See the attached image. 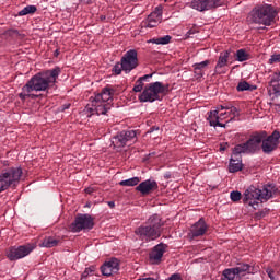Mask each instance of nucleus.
<instances>
[{
    "label": "nucleus",
    "instance_id": "f257e3e1",
    "mask_svg": "<svg viewBox=\"0 0 280 280\" xmlns=\"http://www.w3.org/2000/svg\"><path fill=\"white\" fill-rule=\"evenodd\" d=\"M62 70H60V67H56L50 70L40 71L33 75L26 82V84L22 86V93L18 94L21 102H25L26 100H38L40 95L32 92L35 91L38 93L42 91H49L51 86H56V82Z\"/></svg>",
    "mask_w": 280,
    "mask_h": 280
},
{
    "label": "nucleus",
    "instance_id": "f03ea898",
    "mask_svg": "<svg viewBox=\"0 0 280 280\" xmlns=\"http://www.w3.org/2000/svg\"><path fill=\"white\" fill-rule=\"evenodd\" d=\"M280 132L275 130L271 135L268 131L260 130L250 135L249 139L245 142L244 152L256 154L262 150L264 154H272L279 148Z\"/></svg>",
    "mask_w": 280,
    "mask_h": 280
},
{
    "label": "nucleus",
    "instance_id": "7ed1b4c3",
    "mask_svg": "<svg viewBox=\"0 0 280 280\" xmlns=\"http://www.w3.org/2000/svg\"><path fill=\"white\" fill-rule=\"evenodd\" d=\"M113 95H115V90L110 86H105L101 93L90 97V103L83 109L84 115L86 117L106 115L112 108Z\"/></svg>",
    "mask_w": 280,
    "mask_h": 280
},
{
    "label": "nucleus",
    "instance_id": "20e7f679",
    "mask_svg": "<svg viewBox=\"0 0 280 280\" xmlns=\"http://www.w3.org/2000/svg\"><path fill=\"white\" fill-rule=\"evenodd\" d=\"M279 12L272 4H256L247 16L249 25H262L260 30H266L270 25H275Z\"/></svg>",
    "mask_w": 280,
    "mask_h": 280
},
{
    "label": "nucleus",
    "instance_id": "39448f33",
    "mask_svg": "<svg viewBox=\"0 0 280 280\" xmlns=\"http://www.w3.org/2000/svg\"><path fill=\"white\" fill-rule=\"evenodd\" d=\"M163 226L165 222L159 214L151 215L144 225H140L135 230V235L141 240V242H154L159 240L163 233Z\"/></svg>",
    "mask_w": 280,
    "mask_h": 280
},
{
    "label": "nucleus",
    "instance_id": "423d86ee",
    "mask_svg": "<svg viewBox=\"0 0 280 280\" xmlns=\"http://www.w3.org/2000/svg\"><path fill=\"white\" fill-rule=\"evenodd\" d=\"M269 186H264L261 189L249 186L243 196V202L244 205H247L248 207H253V209H257L259 207V200L260 202H268L270 198H272V190L268 188Z\"/></svg>",
    "mask_w": 280,
    "mask_h": 280
},
{
    "label": "nucleus",
    "instance_id": "0eeeda50",
    "mask_svg": "<svg viewBox=\"0 0 280 280\" xmlns=\"http://www.w3.org/2000/svg\"><path fill=\"white\" fill-rule=\"evenodd\" d=\"M21 176H23V168L20 166L2 170L0 173V194L10 187H16L21 183Z\"/></svg>",
    "mask_w": 280,
    "mask_h": 280
},
{
    "label": "nucleus",
    "instance_id": "6e6552de",
    "mask_svg": "<svg viewBox=\"0 0 280 280\" xmlns=\"http://www.w3.org/2000/svg\"><path fill=\"white\" fill-rule=\"evenodd\" d=\"M245 145H246V142L236 144L233 148V151H232L233 155L231 156L230 164H229V172L231 174H235V173L242 172V170H244V164L242 163L241 154H253L250 152L244 151Z\"/></svg>",
    "mask_w": 280,
    "mask_h": 280
},
{
    "label": "nucleus",
    "instance_id": "1a4fd4ad",
    "mask_svg": "<svg viewBox=\"0 0 280 280\" xmlns=\"http://www.w3.org/2000/svg\"><path fill=\"white\" fill-rule=\"evenodd\" d=\"M163 91V83L156 81L153 83H149L144 90L142 91V93L139 95V101L140 102H161V95L160 93H162Z\"/></svg>",
    "mask_w": 280,
    "mask_h": 280
},
{
    "label": "nucleus",
    "instance_id": "9d476101",
    "mask_svg": "<svg viewBox=\"0 0 280 280\" xmlns=\"http://www.w3.org/2000/svg\"><path fill=\"white\" fill-rule=\"evenodd\" d=\"M93 226H95V223L91 214H78L70 224V231L72 233H80V231H91Z\"/></svg>",
    "mask_w": 280,
    "mask_h": 280
},
{
    "label": "nucleus",
    "instance_id": "9b49d317",
    "mask_svg": "<svg viewBox=\"0 0 280 280\" xmlns=\"http://www.w3.org/2000/svg\"><path fill=\"white\" fill-rule=\"evenodd\" d=\"M246 272H250V265L242 264L234 268L224 269L222 271L221 280H240Z\"/></svg>",
    "mask_w": 280,
    "mask_h": 280
},
{
    "label": "nucleus",
    "instance_id": "f8f14e48",
    "mask_svg": "<svg viewBox=\"0 0 280 280\" xmlns=\"http://www.w3.org/2000/svg\"><path fill=\"white\" fill-rule=\"evenodd\" d=\"M132 141H137V131L122 130L113 137L112 143L114 148H126Z\"/></svg>",
    "mask_w": 280,
    "mask_h": 280
},
{
    "label": "nucleus",
    "instance_id": "ddd939ff",
    "mask_svg": "<svg viewBox=\"0 0 280 280\" xmlns=\"http://www.w3.org/2000/svg\"><path fill=\"white\" fill-rule=\"evenodd\" d=\"M120 65H122L125 73H130L133 69L139 67V57L137 50L130 49L120 59Z\"/></svg>",
    "mask_w": 280,
    "mask_h": 280
},
{
    "label": "nucleus",
    "instance_id": "4468645a",
    "mask_svg": "<svg viewBox=\"0 0 280 280\" xmlns=\"http://www.w3.org/2000/svg\"><path fill=\"white\" fill-rule=\"evenodd\" d=\"M32 250H34V246L31 244L20 245L18 247L13 246L7 252V257L10 261H16L19 259H23V257H27Z\"/></svg>",
    "mask_w": 280,
    "mask_h": 280
},
{
    "label": "nucleus",
    "instance_id": "2eb2a0df",
    "mask_svg": "<svg viewBox=\"0 0 280 280\" xmlns=\"http://www.w3.org/2000/svg\"><path fill=\"white\" fill-rule=\"evenodd\" d=\"M222 5V0H191L189 8L197 10V12H207L209 10H215Z\"/></svg>",
    "mask_w": 280,
    "mask_h": 280
},
{
    "label": "nucleus",
    "instance_id": "dca6fc26",
    "mask_svg": "<svg viewBox=\"0 0 280 280\" xmlns=\"http://www.w3.org/2000/svg\"><path fill=\"white\" fill-rule=\"evenodd\" d=\"M209 231V225L205 221V218H200L197 222H195L188 232V237L190 240H196V237H202Z\"/></svg>",
    "mask_w": 280,
    "mask_h": 280
},
{
    "label": "nucleus",
    "instance_id": "f3484780",
    "mask_svg": "<svg viewBox=\"0 0 280 280\" xmlns=\"http://www.w3.org/2000/svg\"><path fill=\"white\" fill-rule=\"evenodd\" d=\"M165 250H167V244L160 243L155 245L149 254V261L153 266H159L163 260V255H165Z\"/></svg>",
    "mask_w": 280,
    "mask_h": 280
},
{
    "label": "nucleus",
    "instance_id": "a211bd4d",
    "mask_svg": "<svg viewBox=\"0 0 280 280\" xmlns=\"http://www.w3.org/2000/svg\"><path fill=\"white\" fill-rule=\"evenodd\" d=\"M101 272L104 277H110L119 272V259L112 258L109 261H105L101 266Z\"/></svg>",
    "mask_w": 280,
    "mask_h": 280
},
{
    "label": "nucleus",
    "instance_id": "6ab92c4d",
    "mask_svg": "<svg viewBox=\"0 0 280 280\" xmlns=\"http://www.w3.org/2000/svg\"><path fill=\"white\" fill-rule=\"evenodd\" d=\"M156 189H159V183L153 179H147L136 187V191H139L142 196H149V194L156 191Z\"/></svg>",
    "mask_w": 280,
    "mask_h": 280
},
{
    "label": "nucleus",
    "instance_id": "aec40b11",
    "mask_svg": "<svg viewBox=\"0 0 280 280\" xmlns=\"http://www.w3.org/2000/svg\"><path fill=\"white\" fill-rule=\"evenodd\" d=\"M229 58H231V50H224L220 52L219 59L214 67V73L218 75H222V73H226V71L222 70L223 67H229Z\"/></svg>",
    "mask_w": 280,
    "mask_h": 280
},
{
    "label": "nucleus",
    "instance_id": "412c9836",
    "mask_svg": "<svg viewBox=\"0 0 280 280\" xmlns=\"http://www.w3.org/2000/svg\"><path fill=\"white\" fill-rule=\"evenodd\" d=\"M219 113H220L219 107H217V109H214V110L208 112L207 120L209 121L210 126H212L213 128H217V126L219 128H224V125H222V122H220Z\"/></svg>",
    "mask_w": 280,
    "mask_h": 280
},
{
    "label": "nucleus",
    "instance_id": "4be33fe9",
    "mask_svg": "<svg viewBox=\"0 0 280 280\" xmlns=\"http://www.w3.org/2000/svg\"><path fill=\"white\" fill-rule=\"evenodd\" d=\"M280 72L273 73V75L270 77L269 86L272 89V95L273 97H280Z\"/></svg>",
    "mask_w": 280,
    "mask_h": 280
},
{
    "label": "nucleus",
    "instance_id": "5701e85b",
    "mask_svg": "<svg viewBox=\"0 0 280 280\" xmlns=\"http://www.w3.org/2000/svg\"><path fill=\"white\" fill-rule=\"evenodd\" d=\"M161 21H163V19L156 18L151 14L148 16L147 21L142 23V26L145 28L156 27V25H159V23H161Z\"/></svg>",
    "mask_w": 280,
    "mask_h": 280
},
{
    "label": "nucleus",
    "instance_id": "b1692460",
    "mask_svg": "<svg viewBox=\"0 0 280 280\" xmlns=\"http://www.w3.org/2000/svg\"><path fill=\"white\" fill-rule=\"evenodd\" d=\"M236 91H238L240 93L244 91H257V85H253L247 81H241L236 86Z\"/></svg>",
    "mask_w": 280,
    "mask_h": 280
},
{
    "label": "nucleus",
    "instance_id": "393cba45",
    "mask_svg": "<svg viewBox=\"0 0 280 280\" xmlns=\"http://www.w3.org/2000/svg\"><path fill=\"white\" fill-rule=\"evenodd\" d=\"M58 244H60V240L54 238L51 236L44 238L42 242V246L44 248H55V246H58Z\"/></svg>",
    "mask_w": 280,
    "mask_h": 280
},
{
    "label": "nucleus",
    "instance_id": "a878e982",
    "mask_svg": "<svg viewBox=\"0 0 280 280\" xmlns=\"http://www.w3.org/2000/svg\"><path fill=\"white\" fill-rule=\"evenodd\" d=\"M139 183H141L140 177H131L129 179L119 182V185L120 187H137Z\"/></svg>",
    "mask_w": 280,
    "mask_h": 280
},
{
    "label": "nucleus",
    "instance_id": "bb28decb",
    "mask_svg": "<svg viewBox=\"0 0 280 280\" xmlns=\"http://www.w3.org/2000/svg\"><path fill=\"white\" fill-rule=\"evenodd\" d=\"M172 42V36L165 35L163 37L152 38L148 43H152L153 45H170Z\"/></svg>",
    "mask_w": 280,
    "mask_h": 280
},
{
    "label": "nucleus",
    "instance_id": "cd10ccee",
    "mask_svg": "<svg viewBox=\"0 0 280 280\" xmlns=\"http://www.w3.org/2000/svg\"><path fill=\"white\" fill-rule=\"evenodd\" d=\"M237 62H246V60H250V54L246 52V49H238L234 54Z\"/></svg>",
    "mask_w": 280,
    "mask_h": 280
},
{
    "label": "nucleus",
    "instance_id": "c85d7f7f",
    "mask_svg": "<svg viewBox=\"0 0 280 280\" xmlns=\"http://www.w3.org/2000/svg\"><path fill=\"white\" fill-rule=\"evenodd\" d=\"M38 10L36 5H27L18 12V16H27V14H34Z\"/></svg>",
    "mask_w": 280,
    "mask_h": 280
},
{
    "label": "nucleus",
    "instance_id": "c756f323",
    "mask_svg": "<svg viewBox=\"0 0 280 280\" xmlns=\"http://www.w3.org/2000/svg\"><path fill=\"white\" fill-rule=\"evenodd\" d=\"M266 272L270 280H280V275H279V272L275 271V269L268 267L266 269Z\"/></svg>",
    "mask_w": 280,
    "mask_h": 280
},
{
    "label": "nucleus",
    "instance_id": "7c9ffc66",
    "mask_svg": "<svg viewBox=\"0 0 280 280\" xmlns=\"http://www.w3.org/2000/svg\"><path fill=\"white\" fill-rule=\"evenodd\" d=\"M96 270H97V267H95V266H90V267L85 268V270L82 273V279H86V277H89L91 275H95Z\"/></svg>",
    "mask_w": 280,
    "mask_h": 280
},
{
    "label": "nucleus",
    "instance_id": "2f4dec72",
    "mask_svg": "<svg viewBox=\"0 0 280 280\" xmlns=\"http://www.w3.org/2000/svg\"><path fill=\"white\" fill-rule=\"evenodd\" d=\"M210 63L211 61L205 60L199 63H195L192 67L194 69H197V70L199 69V71H205V69H207V67H209Z\"/></svg>",
    "mask_w": 280,
    "mask_h": 280
},
{
    "label": "nucleus",
    "instance_id": "473e14b6",
    "mask_svg": "<svg viewBox=\"0 0 280 280\" xmlns=\"http://www.w3.org/2000/svg\"><path fill=\"white\" fill-rule=\"evenodd\" d=\"M112 71L115 75H121V72L124 71V65H121V61L116 62Z\"/></svg>",
    "mask_w": 280,
    "mask_h": 280
},
{
    "label": "nucleus",
    "instance_id": "72a5a7b5",
    "mask_svg": "<svg viewBox=\"0 0 280 280\" xmlns=\"http://www.w3.org/2000/svg\"><path fill=\"white\" fill-rule=\"evenodd\" d=\"M230 198H231L232 202H240V200H242V192H240L237 190H233L230 194Z\"/></svg>",
    "mask_w": 280,
    "mask_h": 280
},
{
    "label": "nucleus",
    "instance_id": "f704fd0d",
    "mask_svg": "<svg viewBox=\"0 0 280 280\" xmlns=\"http://www.w3.org/2000/svg\"><path fill=\"white\" fill-rule=\"evenodd\" d=\"M151 15L158 19H163V5H158L154 12L151 13Z\"/></svg>",
    "mask_w": 280,
    "mask_h": 280
},
{
    "label": "nucleus",
    "instance_id": "c9c22d12",
    "mask_svg": "<svg viewBox=\"0 0 280 280\" xmlns=\"http://www.w3.org/2000/svg\"><path fill=\"white\" fill-rule=\"evenodd\" d=\"M133 91L135 93H141V91H143V81L138 79L136 81V85L133 86Z\"/></svg>",
    "mask_w": 280,
    "mask_h": 280
},
{
    "label": "nucleus",
    "instance_id": "e433bc0d",
    "mask_svg": "<svg viewBox=\"0 0 280 280\" xmlns=\"http://www.w3.org/2000/svg\"><path fill=\"white\" fill-rule=\"evenodd\" d=\"M229 110V115H233V117H240V112L237 110V107L230 105Z\"/></svg>",
    "mask_w": 280,
    "mask_h": 280
},
{
    "label": "nucleus",
    "instance_id": "4c0bfd02",
    "mask_svg": "<svg viewBox=\"0 0 280 280\" xmlns=\"http://www.w3.org/2000/svg\"><path fill=\"white\" fill-rule=\"evenodd\" d=\"M277 62H280V54L271 55L269 59V65H275Z\"/></svg>",
    "mask_w": 280,
    "mask_h": 280
},
{
    "label": "nucleus",
    "instance_id": "58836bf2",
    "mask_svg": "<svg viewBox=\"0 0 280 280\" xmlns=\"http://www.w3.org/2000/svg\"><path fill=\"white\" fill-rule=\"evenodd\" d=\"M7 36H11L12 38H18L19 30H8L5 32Z\"/></svg>",
    "mask_w": 280,
    "mask_h": 280
},
{
    "label": "nucleus",
    "instance_id": "ea45409f",
    "mask_svg": "<svg viewBox=\"0 0 280 280\" xmlns=\"http://www.w3.org/2000/svg\"><path fill=\"white\" fill-rule=\"evenodd\" d=\"M194 71H195V75H196L197 79H200L205 75L203 70H200V69L197 70V68H194Z\"/></svg>",
    "mask_w": 280,
    "mask_h": 280
},
{
    "label": "nucleus",
    "instance_id": "a19ab883",
    "mask_svg": "<svg viewBox=\"0 0 280 280\" xmlns=\"http://www.w3.org/2000/svg\"><path fill=\"white\" fill-rule=\"evenodd\" d=\"M168 280H183V278L180 277V273H173Z\"/></svg>",
    "mask_w": 280,
    "mask_h": 280
},
{
    "label": "nucleus",
    "instance_id": "79ce46f5",
    "mask_svg": "<svg viewBox=\"0 0 280 280\" xmlns=\"http://www.w3.org/2000/svg\"><path fill=\"white\" fill-rule=\"evenodd\" d=\"M197 33H198V31H197L196 28H190V30L187 32L186 36H187L188 38H191L192 34H197Z\"/></svg>",
    "mask_w": 280,
    "mask_h": 280
},
{
    "label": "nucleus",
    "instance_id": "37998d69",
    "mask_svg": "<svg viewBox=\"0 0 280 280\" xmlns=\"http://www.w3.org/2000/svg\"><path fill=\"white\" fill-rule=\"evenodd\" d=\"M162 89H163V91L161 93L163 95H165L166 93L170 92V84L163 85V83H162Z\"/></svg>",
    "mask_w": 280,
    "mask_h": 280
},
{
    "label": "nucleus",
    "instance_id": "c03bdc74",
    "mask_svg": "<svg viewBox=\"0 0 280 280\" xmlns=\"http://www.w3.org/2000/svg\"><path fill=\"white\" fill-rule=\"evenodd\" d=\"M219 110H229L231 108V104L220 105Z\"/></svg>",
    "mask_w": 280,
    "mask_h": 280
},
{
    "label": "nucleus",
    "instance_id": "a18cd8bd",
    "mask_svg": "<svg viewBox=\"0 0 280 280\" xmlns=\"http://www.w3.org/2000/svg\"><path fill=\"white\" fill-rule=\"evenodd\" d=\"M71 108V104H65L60 107L61 113H65V110H69Z\"/></svg>",
    "mask_w": 280,
    "mask_h": 280
},
{
    "label": "nucleus",
    "instance_id": "49530a36",
    "mask_svg": "<svg viewBox=\"0 0 280 280\" xmlns=\"http://www.w3.org/2000/svg\"><path fill=\"white\" fill-rule=\"evenodd\" d=\"M150 78H152V74H145L143 77H140L139 80H141L142 82H145V80H150Z\"/></svg>",
    "mask_w": 280,
    "mask_h": 280
},
{
    "label": "nucleus",
    "instance_id": "de8ad7c7",
    "mask_svg": "<svg viewBox=\"0 0 280 280\" xmlns=\"http://www.w3.org/2000/svg\"><path fill=\"white\" fill-rule=\"evenodd\" d=\"M156 130H160L159 126H153V127H151V128L149 129L148 135H150V133H152V132H154V131H156Z\"/></svg>",
    "mask_w": 280,
    "mask_h": 280
},
{
    "label": "nucleus",
    "instance_id": "09e8293b",
    "mask_svg": "<svg viewBox=\"0 0 280 280\" xmlns=\"http://www.w3.org/2000/svg\"><path fill=\"white\" fill-rule=\"evenodd\" d=\"M107 205L110 209H115V201H108Z\"/></svg>",
    "mask_w": 280,
    "mask_h": 280
},
{
    "label": "nucleus",
    "instance_id": "8fccbe9b",
    "mask_svg": "<svg viewBox=\"0 0 280 280\" xmlns=\"http://www.w3.org/2000/svg\"><path fill=\"white\" fill-rule=\"evenodd\" d=\"M93 192V188L89 187V188H85V194H92Z\"/></svg>",
    "mask_w": 280,
    "mask_h": 280
},
{
    "label": "nucleus",
    "instance_id": "3c124183",
    "mask_svg": "<svg viewBox=\"0 0 280 280\" xmlns=\"http://www.w3.org/2000/svg\"><path fill=\"white\" fill-rule=\"evenodd\" d=\"M275 107H276L277 110H279V113H280V104H275Z\"/></svg>",
    "mask_w": 280,
    "mask_h": 280
},
{
    "label": "nucleus",
    "instance_id": "603ef678",
    "mask_svg": "<svg viewBox=\"0 0 280 280\" xmlns=\"http://www.w3.org/2000/svg\"><path fill=\"white\" fill-rule=\"evenodd\" d=\"M224 150H226V147H222V145H221V147H220V151H221V152H224Z\"/></svg>",
    "mask_w": 280,
    "mask_h": 280
},
{
    "label": "nucleus",
    "instance_id": "864d4df0",
    "mask_svg": "<svg viewBox=\"0 0 280 280\" xmlns=\"http://www.w3.org/2000/svg\"><path fill=\"white\" fill-rule=\"evenodd\" d=\"M3 165L8 166V165H10V162L9 161H3Z\"/></svg>",
    "mask_w": 280,
    "mask_h": 280
},
{
    "label": "nucleus",
    "instance_id": "5fc2aeb1",
    "mask_svg": "<svg viewBox=\"0 0 280 280\" xmlns=\"http://www.w3.org/2000/svg\"><path fill=\"white\" fill-rule=\"evenodd\" d=\"M220 117H226V113H221L220 116H219V118H220Z\"/></svg>",
    "mask_w": 280,
    "mask_h": 280
},
{
    "label": "nucleus",
    "instance_id": "6e6d98bb",
    "mask_svg": "<svg viewBox=\"0 0 280 280\" xmlns=\"http://www.w3.org/2000/svg\"><path fill=\"white\" fill-rule=\"evenodd\" d=\"M170 177H171L170 174H165V175H164V178H170Z\"/></svg>",
    "mask_w": 280,
    "mask_h": 280
},
{
    "label": "nucleus",
    "instance_id": "4d7b16f0",
    "mask_svg": "<svg viewBox=\"0 0 280 280\" xmlns=\"http://www.w3.org/2000/svg\"><path fill=\"white\" fill-rule=\"evenodd\" d=\"M55 55H56V56H58V50H57V51H55Z\"/></svg>",
    "mask_w": 280,
    "mask_h": 280
},
{
    "label": "nucleus",
    "instance_id": "13d9d810",
    "mask_svg": "<svg viewBox=\"0 0 280 280\" xmlns=\"http://www.w3.org/2000/svg\"><path fill=\"white\" fill-rule=\"evenodd\" d=\"M269 92H270L269 94L272 95L271 90H269Z\"/></svg>",
    "mask_w": 280,
    "mask_h": 280
}]
</instances>
